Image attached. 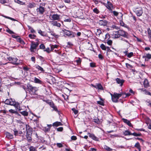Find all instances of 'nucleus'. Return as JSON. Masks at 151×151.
I'll return each instance as SVG.
<instances>
[{
	"label": "nucleus",
	"instance_id": "obj_51",
	"mask_svg": "<svg viewBox=\"0 0 151 151\" xmlns=\"http://www.w3.org/2000/svg\"><path fill=\"white\" fill-rule=\"evenodd\" d=\"M107 43L108 45H111L112 43V41L111 40H109L107 41Z\"/></svg>",
	"mask_w": 151,
	"mask_h": 151
},
{
	"label": "nucleus",
	"instance_id": "obj_11",
	"mask_svg": "<svg viewBox=\"0 0 151 151\" xmlns=\"http://www.w3.org/2000/svg\"><path fill=\"white\" fill-rule=\"evenodd\" d=\"M37 11L38 12H39L40 14H42L45 11V9L44 7L40 6L39 8L37 9Z\"/></svg>",
	"mask_w": 151,
	"mask_h": 151
},
{
	"label": "nucleus",
	"instance_id": "obj_21",
	"mask_svg": "<svg viewBox=\"0 0 151 151\" xmlns=\"http://www.w3.org/2000/svg\"><path fill=\"white\" fill-rule=\"evenodd\" d=\"M52 24L53 25L60 27L61 26L60 24L56 21H52Z\"/></svg>",
	"mask_w": 151,
	"mask_h": 151
},
{
	"label": "nucleus",
	"instance_id": "obj_34",
	"mask_svg": "<svg viewBox=\"0 0 151 151\" xmlns=\"http://www.w3.org/2000/svg\"><path fill=\"white\" fill-rule=\"evenodd\" d=\"M101 33V31L100 29H97V31L96 32V33L97 36L98 35L99 36Z\"/></svg>",
	"mask_w": 151,
	"mask_h": 151
},
{
	"label": "nucleus",
	"instance_id": "obj_19",
	"mask_svg": "<svg viewBox=\"0 0 151 151\" xmlns=\"http://www.w3.org/2000/svg\"><path fill=\"white\" fill-rule=\"evenodd\" d=\"M108 4L106 6V7L108 9L109 11H111L112 10L111 8L113 7L112 5L110 2H108Z\"/></svg>",
	"mask_w": 151,
	"mask_h": 151
},
{
	"label": "nucleus",
	"instance_id": "obj_3",
	"mask_svg": "<svg viewBox=\"0 0 151 151\" xmlns=\"http://www.w3.org/2000/svg\"><path fill=\"white\" fill-rule=\"evenodd\" d=\"M27 88L30 90L29 91L32 92V93L34 94L35 93L37 89L36 87H33L31 85L28 84L27 85Z\"/></svg>",
	"mask_w": 151,
	"mask_h": 151
},
{
	"label": "nucleus",
	"instance_id": "obj_62",
	"mask_svg": "<svg viewBox=\"0 0 151 151\" xmlns=\"http://www.w3.org/2000/svg\"><path fill=\"white\" fill-rule=\"evenodd\" d=\"M50 130L49 127H45V132H47L49 131Z\"/></svg>",
	"mask_w": 151,
	"mask_h": 151
},
{
	"label": "nucleus",
	"instance_id": "obj_35",
	"mask_svg": "<svg viewBox=\"0 0 151 151\" xmlns=\"http://www.w3.org/2000/svg\"><path fill=\"white\" fill-rule=\"evenodd\" d=\"M38 33L42 36H45V32H44L40 30H38Z\"/></svg>",
	"mask_w": 151,
	"mask_h": 151
},
{
	"label": "nucleus",
	"instance_id": "obj_28",
	"mask_svg": "<svg viewBox=\"0 0 151 151\" xmlns=\"http://www.w3.org/2000/svg\"><path fill=\"white\" fill-rule=\"evenodd\" d=\"M134 146L137 147L139 151H141V148L140 147V144L138 142H137L135 144Z\"/></svg>",
	"mask_w": 151,
	"mask_h": 151
},
{
	"label": "nucleus",
	"instance_id": "obj_53",
	"mask_svg": "<svg viewBox=\"0 0 151 151\" xmlns=\"http://www.w3.org/2000/svg\"><path fill=\"white\" fill-rule=\"evenodd\" d=\"M14 132V135L16 136L18 135V131L16 130V129H14L13 130Z\"/></svg>",
	"mask_w": 151,
	"mask_h": 151
},
{
	"label": "nucleus",
	"instance_id": "obj_12",
	"mask_svg": "<svg viewBox=\"0 0 151 151\" xmlns=\"http://www.w3.org/2000/svg\"><path fill=\"white\" fill-rule=\"evenodd\" d=\"M116 83L118 84H120V86H122L123 85V83L124 82V81L123 79H121L119 78H117L116 79Z\"/></svg>",
	"mask_w": 151,
	"mask_h": 151
},
{
	"label": "nucleus",
	"instance_id": "obj_52",
	"mask_svg": "<svg viewBox=\"0 0 151 151\" xmlns=\"http://www.w3.org/2000/svg\"><path fill=\"white\" fill-rule=\"evenodd\" d=\"M28 27L29 29H30V32L31 33H35V31L33 29V28L29 26Z\"/></svg>",
	"mask_w": 151,
	"mask_h": 151
},
{
	"label": "nucleus",
	"instance_id": "obj_63",
	"mask_svg": "<svg viewBox=\"0 0 151 151\" xmlns=\"http://www.w3.org/2000/svg\"><path fill=\"white\" fill-rule=\"evenodd\" d=\"M31 60L34 62V63L35 62V58L34 57H32L31 58Z\"/></svg>",
	"mask_w": 151,
	"mask_h": 151
},
{
	"label": "nucleus",
	"instance_id": "obj_57",
	"mask_svg": "<svg viewBox=\"0 0 151 151\" xmlns=\"http://www.w3.org/2000/svg\"><path fill=\"white\" fill-rule=\"evenodd\" d=\"M63 129V128L62 127H60L57 128V130L58 131H62Z\"/></svg>",
	"mask_w": 151,
	"mask_h": 151
},
{
	"label": "nucleus",
	"instance_id": "obj_18",
	"mask_svg": "<svg viewBox=\"0 0 151 151\" xmlns=\"http://www.w3.org/2000/svg\"><path fill=\"white\" fill-rule=\"evenodd\" d=\"M123 94V93H114L113 95H112L114 97H116L117 99H118L119 98L122 96V95Z\"/></svg>",
	"mask_w": 151,
	"mask_h": 151
},
{
	"label": "nucleus",
	"instance_id": "obj_26",
	"mask_svg": "<svg viewBox=\"0 0 151 151\" xmlns=\"http://www.w3.org/2000/svg\"><path fill=\"white\" fill-rule=\"evenodd\" d=\"M17 59L15 58H13V60H12V63H13L14 65H18V64L17 63H16V62L17 61Z\"/></svg>",
	"mask_w": 151,
	"mask_h": 151
},
{
	"label": "nucleus",
	"instance_id": "obj_16",
	"mask_svg": "<svg viewBox=\"0 0 151 151\" xmlns=\"http://www.w3.org/2000/svg\"><path fill=\"white\" fill-rule=\"evenodd\" d=\"M5 135H6V137L8 139H12L13 138V135L9 132H6L5 133Z\"/></svg>",
	"mask_w": 151,
	"mask_h": 151
},
{
	"label": "nucleus",
	"instance_id": "obj_47",
	"mask_svg": "<svg viewBox=\"0 0 151 151\" xmlns=\"http://www.w3.org/2000/svg\"><path fill=\"white\" fill-rule=\"evenodd\" d=\"M29 37L31 39H34L36 37V35H34L30 34L29 35Z\"/></svg>",
	"mask_w": 151,
	"mask_h": 151
},
{
	"label": "nucleus",
	"instance_id": "obj_49",
	"mask_svg": "<svg viewBox=\"0 0 151 151\" xmlns=\"http://www.w3.org/2000/svg\"><path fill=\"white\" fill-rule=\"evenodd\" d=\"M44 51L46 52H47L48 53H50V52L51 51V50H50V48L49 47H47L46 49L44 50Z\"/></svg>",
	"mask_w": 151,
	"mask_h": 151
},
{
	"label": "nucleus",
	"instance_id": "obj_31",
	"mask_svg": "<svg viewBox=\"0 0 151 151\" xmlns=\"http://www.w3.org/2000/svg\"><path fill=\"white\" fill-rule=\"evenodd\" d=\"M20 113L23 115L24 116H27L28 115V112L25 111H20Z\"/></svg>",
	"mask_w": 151,
	"mask_h": 151
},
{
	"label": "nucleus",
	"instance_id": "obj_4",
	"mask_svg": "<svg viewBox=\"0 0 151 151\" xmlns=\"http://www.w3.org/2000/svg\"><path fill=\"white\" fill-rule=\"evenodd\" d=\"M62 31L63 32L64 34L68 36H69L72 35L73 37L75 36L73 35V32L70 30H67L65 29H62Z\"/></svg>",
	"mask_w": 151,
	"mask_h": 151
},
{
	"label": "nucleus",
	"instance_id": "obj_2",
	"mask_svg": "<svg viewBox=\"0 0 151 151\" xmlns=\"http://www.w3.org/2000/svg\"><path fill=\"white\" fill-rule=\"evenodd\" d=\"M47 104L49 105L51 108L53 109L52 111H55L57 112L59 114H60V111H58L57 106L55 105L52 101H50V102H48Z\"/></svg>",
	"mask_w": 151,
	"mask_h": 151
},
{
	"label": "nucleus",
	"instance_id": "obj_37",
	"mask_svg": "<svg viewBox=\"0 0 151 151\" xmlns=\"http://www.w3.org/2000/svg\"><path fill=\"white\" fill-rule=\"evenodd\" d=\"M29 151H37L36 150L35 147L32 146H31L29 148Z\"/></svg>",
	"mask_w": 151,
	"mask_h": 151
},
{
	"label": "nucleus",
	"instance_id": "obj_40",
	"mask_svg": "<svg viewBox=\"0 0 151 151\" xmlns=\"http://www.w3.org/2000/svg\"><path fill=\"white\" fill-rule=\"evenodd\" d=\"M18 41L20 43L22 44H25V42L22 39H21L19 37L17 39Z\"/></svg>",
	"mask_w": 151,
	"mask_h": 151
},
{
	"label": "nucleus",
	"instance_id": "obj_8",
	"mask_svg": "<svg viewBox=\"0 0 151 151\" xmlns=\"http://www.w3.org/2000/svg\"><path fill=\"white\" fill-rule=\"evenodd\" d=\"M50 16L51 17V18H50V19L53 20H58L60 19V15L57 14H54L52 15L51 14Z\"/></svg>",
	"mask_w": 151,
	"mask_h": 151
},
{
	"label": "nucleus",
	"instance_id": "obj_10",
	"mask_svg": "<svg viewBox=\"0 0 151 151\" xmlns=\"http://www.w3.org/2000/svg\"><path fill=\"white\" fill-rule=\"evenodd\" d=\"M98 23L100 25L104 26L107 25V22L105 20H100L99 21Z\"/></svg>",
	"mask_w": 151,
	"mask_h": 151
},
{
	"label": "nucleus",
	"instance_id": "obj_48",
	"mask_svg": "<svg viewBox=\"0 0 151 151\" xmlns=\"http://www.w3.org/2000/svg\"><path fill=\"white\" fill-rule=\"evenodd\" d=\"M113 37L114 38H118L119 37V34L117 33V34H114L112 35Z\"/></svg>",
	"mask_w": 151,
	"mask_h": 151
},
{
	"label": "nucleus",
	"instance_id": "obj_64",
	"mask_svg": "<svg viewBox=\"0 0 151 151\" xmlns=\"http://www.w3.org/2000/svg\"><path fill=\"white\" fill-rule=\"evenodd\" d=\"M131 135H133L135 136H137V133L135 132H134L133 133H131Z\"/></svg>",
	"mask_w": 151,
	"mask_h": 151
},
{
	"label": "nucleus",
	"instance_id": "obj_23",
	"mask_svg": "<svg viewBox=\"0 0 151 151\" xmlns=\"http://www.w3.org/2000/svg\"><path fill=\"white\" fill-rule=\"evenodd\" d=\"M96 88L100 90H103V88L102 86L100 83L96 84Z\"/></svg>",
	"mask_w": 151,
	"mask_h": 151
},
{
	"label": "nucleus",
	"instance_id": "obj_24",
	"mask_svg": "<svg viewBox=\"0 0 151 151\" xmlns=\"http://www.w3.org/2000/svg\"><path fill=\"white\" fill-rule=\"evenodd\" d=\"M62 124L60 122H56L53 123V126L57 127L60 125H62Z\"/></svg>",
	"mask_w": 151,
	"mask_h": 151
},
{
	"label": "nucleus",
	"instance_id": "obj_9",
	"mask_svg": "<svg viewBox=\"0 0 151 151\" xmlns=\"http://www.w3.org/2000/svg\"><path fill=\"white\" fill-rule=\"evenodd\" d=\"M26 131H27V140L28 142H30L32 140L31 136L32 132L31 131H30L29 134L28 133V131H27V129H26Z\"/></svg>",
	"mask_w": 151,
	"mask_h": 151
},
{
	"label": "nucleus",
	"instance_id": "obj_17",
	"mask_svg": "<svg viewBox=\"0 0 151 151\" xmlns=\"http://www.w3.org/2000/svg\"><path fill=\"white\" fill-rule=\"evenodd\" d=\"M123 122L125 123L127 125H128L129 127H132V124L131 123H130V121L127 120V119H125L124 118H123L122 119Z\"/></svg>",
	"mask_w": 151,
	"mask_h": 151
},
{
	"label": "nucleus",
	"instance_id": "obj_55",
	"mask_svg": "<svg viewBox=\"0 0 151 151\" xmlns=\"http://www.w3.org/2000/svg\"><path fill=\"white\" fill-rule=\"evenodd\" d=\"M57 146L59 147H63V145L60 143H57L56 144Z\"/></svg>",
	"mask_w": 151,
	"mask_h": 151
},
{
	"label": "nucleus",
	"instance_id": "obj_44",
	"mask_svg": "<svg viewBox=\"0 0 151 151\" xmlns=\"http://www.w3.org/2000/svg\"><path fill=\"white\" fill-rule=\"evenodd\" d=\"M6 31L9 33L10 34H14V33L11 30L9 29L8 28H7V29L6 30Z\"/></svg>",
	"mask_w": 151,
	"mask_h": 151
},
{
	"label": "nucleus",
	"instance_id": "obj_7",
	"mask_svg": "<svg viewBox=\"0 0 151 151\" xmlns=\"http://www.w3.org/2000/svg\"><path fill=\"white\" fill-rule=\"evenodd\" d=\"M115 32L116 33L117 32L119 36L121 35L124 37H127V34L122 30H120Z\"/></svg>",
	"mask_w": 151,
	"mask_h": 151
},
{
	"label": "nucleus",
	"instance_id": "obj_58",
	"mask_svg": "<svg viewBox=\"0 0 151 151\" xmlns=\"http://www.w3.org/2000/svg\"><path fill=\"white\" fill-rule=\"evenodd\" d=\"M90 66L91 67H94L96 66L95 63H90Z\"/></svg>",
	"mask_w": 151,
	"mask_h": 151
},
{
	"label": "nucleus",
	"instance_id": "obj_33",
	"mask_svg": "<svg viewBox=\"0 0 151 151\" xmlns=\"http://www.w3.org/2000/svg\"><path fill=\"white\" fill-rule=\"evenodd\" d=\"M100 99L101 101H97V104L102 106H104V104L103 101V100L101 98H100Z\"/></svg>",
	"mask_w": 151,
	"mask_h": 151
},
{
	"label": "nucleus",
	"instance_id": "obj_41",
	"mask_svg": "<svg viewBox=\"0 0 151 151\" xmlns=\"http://www.w3.org/2000/svg\"><path fill=\"white\" fill-rule=\"evenodd\" d=\"M110 12L111 13H113L114 16H117L119 14V13L116 11H112L111 10L110 11Z\"/></svg>",
	"mask_w": 151,
	"mask_h": 151
},
{
	"label": "nucleus",
	"instance_id": "obj_43",
	"mask_svg": "<svg viewBox=\"0 0 151 151\" xmlns=\"http://www.w3.org/2000/svg\"><path fill=\"white\" fill-rule=\"evenodd\" d=\"M147 32L150 39L151 40V30L150 28L147 29Z\"/></svg>",
	"mask_w": 151,
	"mask_h": 151
},
{
	"label": "nucleus",
	"instance_id": "obj_59",
	"mask_svg": "<svg viewBox=\"0 0 151 151\" xmlns=\"http://www.w3.org/2000/svg\"><path fill=\"white\" fill-rule=\"evenodd\" d=\"M9 112L12 113H14L15 112V111L14 110L12 109L9 110Z\"/></svg>",
	"mask_w": 151,
	"mask_h": 151
},
{
	"label": "nucleus",
	"instance_id": "obj_25",
	"mask_svg": "<svg viewBox=\"0 0 151 151\" xmlns=\"http://www.w3.org/2000/svg\"><path fill=\"white\" fill-rule=\"evenodd\" d=\"M35 67L38 70H40L42 72H44V70L43 69V68H42L39 65H35Z\"/></svg>",
	"mask_w": 151,
	"mask_h": 151
},
{
	"label": "nucleus",
	"instance_id": "obj_45",
	"mask_svg": "<svg viewBox=\"0 0 151 151\" xmlns=\"http://www.w3.org/2000/svg\"><path fill=\"white\" fill-rule=\"evenodd\" d=\"M72 110L73 111L75 114H77L78 113V111L75 108H73Z\"/></svg>",
	"mask_w": 151,
	"mask_h": 151
},
{
	"label": "nucleus",
	"instance_id": "obj_15",
	"mask_svg": "<svg viewBox=\"0 0 151 151\" xmlns=\"http://www.w3.org/2000/svg\"><path fill=\"white\" fill-rule=\"evenodd\" d=\"M88 134H89V137L91 138L92 139L96 141H98V138L96 136H95L94 134H91L89 133H88Z\"/></svg>",
	"mask_w": 151,
	"mask_h": 151
},
{
	"label": "nucleus",
	"instance_id": "obj_54",
	"mask_svg": "<svg viewBox=\"0 0 151 151\" xmlns=\"http://www.w3.org/2000/svg\"><path fill=\"white\" fill-rule=\"evenodd\" d=\"M40 48L41 49H44L45 48V47L43 44H42L40 46Z\"/></svg>",
	"mask_w": 151,
	"mask_h": 151
},
{
	"label": "nucleus",
	"instance_id": "obj_46",
	"mask_svg": "<svg viewBox=\"0 0 151 151\" xmlns=\"http://www.w3.org/2000/svg\"><path fill=\"white\" fill-rule=\"evenodd\" d=\"M93 11L96 14H98L99 12V10L96 8H94L93 10Z\"/></svg>",
	"mask_w": 151,
	"mask_h": 151
},
{
	"label": "nucleus",
	"instance_id": "obj_6",
	"mask_svg": "<svg viewBox=\"0 0 151 151\" xmlns=\"http://www.w3.org/2000/svg\"><path fill=\"white\" fill-rule=\"evenodd\" d=\"M135 12L138 16H140L142 14V8L141 7L137 8L135 10Z\"/></svg>",
	"mask_w": 151,
	"mask_h": 151
},
{
	"label": "nucleus",
	"instance_id": "obj_20",
	"mask_svg": "<svg viewBox=\"0 0 151 151\" xmlns=\"http://www.w3.org/2000/svg\"><path fill=\"white\" fill-rule=\"evenodd\" d=\"M28 4L27 6V7L29 8H33L36 6V4L33 2H32V3H29Z\"/></svg>",
	"mask_w": 151,
	"mask_h": 151
},
{
	"label": "nucleus",
	"instance_id": "obj_60",
	"mask_svg": "<svg viewBox=\"0 0 151 151\" xmlns=\"http://www.w3.org/2000/svg\"><path fill=\"white\" fill-rule=\"evenodd\" d=\"M0 2L1 3L4 4L6 3V1L5 0H0Z\"/></svg>",
	"mask_w": 151,
	"mask_h": 151
},
{
	"label": "nucleus",
	"instance_id": "obj_22",
	"mask_svg": "<svg viewBox=\"0 0 151 151\" xmlns=\"http://www.w3.org/2000/svg\"><path fill=\"white\" fill-rule=\"evenodd\" d=\"M34 82L36 83L39 84H41L42 82L39 80V79L36 78V77H35L34 79Z\"/></svg>",
	"mask_w": 151,
	"mask_h": 151
},
{
	"label": "nucleus",
	"instance_id": "obj_42",
	"mask_svg": "<svg viewBox=\"0 0 151 151\" xmlns=\"http://www.w3.org/2000/svg\"><path fill=\"white\" fill-rule=\"evenodd\" d=\"M58 47V45H51V50L53 51L54 49L55 48H57Z\"/></svg>",
	"mask_w": 151,
	"mask_h": 151
},
{
	"label": "nucleus",
	"instance_id": "obj_61",
	"mask_svg": "<svg viewBox=\"0 0 151 151\" xmlns=\"http://www.w3.org/2000/svg\"><path fill=\"white\" fill-rule=\"evenodd\" d=\"M98 57L99 58L101 59H102L103 58V56L101 54H99Z\"/></svg>",
	"mask_w": 151,
	"mask_h": 151
},
{
	"label": "nucleus",
	"instance_id": "obj_27",
	"mask_svg": "<svg viewBox=\"0 0 151 151\" xmlns=\"http://www.w3.org/2000/svg\"><path fill=\"white\" fill-rule=\"evenodd\" d=\"M111 95L112 97L111 99L112 101L115 103L117 102H118V99H117L116 97H114V96L112 95V94H111Z\"/></svg>",
	"mask_w": 151,
	"mask_h": 151
},
{
	"label": "nucleus",
	"instance_id": "obj_56",
	"mask_svg": "<svg viewBox=\"0 0 151 151\" xmlns=\"http://www.w3.org/2000/svg\"><path fill=\"white\" fill-rule=\"evenodd\" d=\"M71 139L72 140H75L77 139V137L76 136H71Z\"/></svg>",
	"mask_w": 151,
	"mask_h": 151
},
{
	"label": "nucleus",
	"instance_id": "obj_29",
	"mask_svg": "<svg viewBox=\"0 0 151 151\" xmlns=\"http://www.w3.org/2000/svg\"><path fill=\"white\" fill-rule=\"evenodd\" d=\"M15 2L21 5H24L25 4L24 2L22 1H21L19 0H14Z\"/></svg>",
	"mask_w": 151,
	"mask_h": 151
},
{
	"label": "nucleus",
	"instance_id": "obj_36",
	"mask_svg": "<svg viewBox=\"0 0 151 151\" xmlns=\"http://www.w3.org/2000/svg\"><path fill=\"white\" fill-rule=\"evenodd\" d=\"M101 48L103 50H106V47L103 44H101L100 46Z\"/></svg>",
	"mask_w": 151,
	"mask_h": 151
},
{
	"label": "nucleus",
	"instance_id": "obj_13",
	"mask_svg": "<svg viewBox=\"0 0 151 151\" xmlns=\"http://www.w3.org/2000/svg\"><path fill=\"white\" fill-rule=\"evenodd\" d=\"M142 58H145V61H148L151 59V54L149 53L146 54L145 55L143 56Z\"/></svg>",
	"mask_w": 151,
	"mask_h": 151
},
{
	"label": "nucleus",
	"instance_id": "obj_50",
	"mask_svg": "<svg viewBox=\"0 0 151 151\" xmlns=\"http://www.w3.org/2000/svg\"><path fill=\"white\" fill-rule=\"evenodd\" d=\"M144 93L146 95H148L151 96V93L148 91L147 90H146Z\"/></svg>",
	"mask_w": 151,
	"mask_h": 151
},
{
	"label": "nucleus",
	"instance_id": "obj_1",
	"mask_svg": "<svg viewBox=\"0 0 151 151\" xmlns=\"http://www.w3.org/2000/svg\"><path fill=\"white\" fill-rule=\"evenodd\" d=\"M4 103L7 105H9L11 106H14L16 108H17L19 111H20V105L19 103L16 102L14 99H6Z\"/></svg>",
	"mask_w": 151,
	"mask_h": 151
},
{
	"label": "nucleus",
	"instance_id": "obj_30",
	"mask_svg": "<svg viewBox=\"0 0 151 151\" xmlns=\"http://www.w3.org/2000/svg\"><path fill=\"white\" fill-rule=\"evenodd\" d=\"M125 136L131 135V133L128 130H126L123 132Z\"/></svg>",
	"mask_w": 151,
	"mask_h": 151
},
{
	"label": "nucleus",
	"instance_id": "obj_38",
	"mask_svg": "<svg viewBox=\"0 0 151 151\" xmlns=\"http://www.w3.org/2000/svg\"><path fill=\"white\" fill-rule=\"evenodd\" d=\"M104 148L105 149L108 151H111L112 150V149L106 145H105L104 146Z\"/></svg>",
	"mask_w": 151,
	"mask_h": 151
},
{
	"label": "nucleus",
	"instance_id": "obj_39",
	"mask_svg": "<svg viewBox=\"0 0 151 151\" xmlns=\"http://www.w3.org/2000/svg\"><path fill=\"white\" fill-rule=\"evenodd\" d=\"M134 56V53L133 52H130L127 55V57L128 58H130Z\"/></svg>",
	"mask_w": 151,
	"mask_h": 151
},
{
	"label": "nucleus",
	"instance_id": "obj_14",
	"mask_svg": "<svg viewBox=\"0 0 151 151\" xmlns=\"http://www.w3.org/2000/svg\"><path fill=\"white\" fill-rule=\"evenodd\" d=\"M143 85L145 88H147L149 86V84L148 80L145 79L143 82Z\"/></svg>",
	"mask_w": 151,
	"mask_h": 151
},
{
	"label": "nucleus",
	"instance_id": "obj_5",
	"mask_svg": "<svg viewBox=\"0 0 151 151\" xmlns=\"http://www.w3.org/2000/svg\"><path fill=\"white\" fill-rule=\"evenodd\" d=\"M38 44L37 43H35L34 42H32L31 44V48L30 50L31 52H34V50L38 46Z\"/></svg>",
	"mask_w": 151,
	"mask_h": 151
},
{
	"label": "nucleus",
	"instance_id": "obj_32",
	"mask_svg": "<svg viewBox=\"0 0 151 151\" xmlns=\"http://www.w3.org/2000/svg\"><path fill=\"white\" fill-rule=\"evenodd\" d=\"M81 60L80 58H79L77 60H76L74 61V62L77 63V65H79L81 64Z\"/></svg>",
	"mask_w": 151,
	"mask_h": 151
}]
</instances>
